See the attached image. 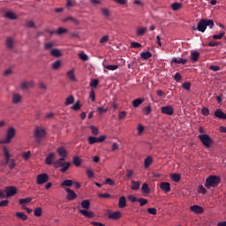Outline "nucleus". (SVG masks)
Returning <instances> with one entry per match:
<instances>
[{"mask_svg": "<svg viewBox=\"0 0 226 226\" xmlns=\"http://www.w3.org/2000/svg\"><path fill=\"white\" fill-rule=\"evenodd\" d=\"M80 215H83L86 218H94V214L91 211L80 209L79 210Z\"/></svg>", "mask_w": 226, "mask_h": 226, "instance_id": "obj_19", "label": "nucleus"}, {"mask_svg": "<svg viewBox=\"0 0 226 226\" xmlns=\"http://www.w3.org/2000/svg\"><path fill=\"white\" fill-rule=\"evenodd\" d=\"M79 57L81 59V61H87V59H89V57L84 52L79 53Z\"/></svg>", "mask_w": 226, "mask_h": 226, "instance_id": "obj_52", "label": "nucleus"}, {"mask_svg": "<svg viewBox=\"0 0 226 226\" xmlns=\"http://www.w3.org/2000/svg\"><path fill=\"white\" fill-rule=\"evenodd\" d=\"M4 18L9 19V20H17V14L11 11H7L4 13Z\"/></svg>", "mask_w": 226, "mask_h": 226, "instance_id": "obj_17", "label": "nucleus"}, {"mask_svg": "<svg viewBox=\"0 0 226 226\" xmlns=\"http://www.w3.org/2000/svg\"><path fill=\"white\" fill-rule=\"evenodd\" d=\"M56 153L59 156H61V158H66L68 156V151H66V148H64V147H59L56 149Z\"/></svg>", "mask_w": 226, "mask_h": 226, "instance_id": "obj_13", "label": "nucleus"}, {"mask_svg": "<svg viewBox=\"0 0 226 226\" xmlns=\"http://www.w3.org/2000/svg\"><path fill=\"white\" fill-rule=\"evenodd\" d=\"M144 165H145V169H149V167L153 165V157L151 155L147 156L144 160Z\"/></svg>", "mask_w": 226, "mask_h": 226, "instance_id": "obj_24", "label": "nucleus"}, {"mask_svg": "<svg viewBox=\"0 0 226 226\" xmlns=\"http://www.w3.org/2000/svg\"><path fill=\"white\" fill-rule=\"evenodd\" d=\"M171 63H175L176 64H186L188 60L186 58H172Z\"/></svg>", "mask_w": 226, "mask_h": 226, "instance_id": "obj_20", "label": "nucleus"}, {"mask_svg": "<svg viewBox=\"0 0 226 226\" xmlns=\"http://www.w3.org/2000/svg\"><path fill=\"white\" fill-rule=\"evenodd\" d=\"M49 175L47 173H41L37 175L36 177V185H45V183H49Z\"/></svg>", "mask_w": 226, "mask_h": 226, "instance_id": "obj_5", "label": "nucleus"}, {"mask_svg": "<svg viewBox=\"0 0 226 226\" xmlns=\"http://www.w3.org/2000/svg\"><path fill=\"white\" fill-rule=\"evenodd\" d=\"M89 206H91L89 200H85L81 202V207H83V209H89Z\"/></svg>", "mask_w": 226, "mask_h": 226, "instance_id": "obj_42", "label": "nucleus"}, {"mask_svg": "<svg viewBox=\"0 0 226 226\" xmlns=\"http://www.w3.org/2000/svg\"><path fill=\"white\" fill-rule=\"evenodd\" d=\"M147 211L149 215H156V209L154 207H149Z\"/></svg>", "mask_w": 226, "mask_h": 226, "instance_id": "obj_64", "label": "nucleus"}, {"mask_svg": "<svg viewBox=\"0 0 226 226\" xmlns=\"http://www.w3.org/2000/svg\"><path fill=\"white\" fill-rule=\"evenodd\" d=\"M31 200H33L32 198L20 199L19 200V204H20V206H24L26 204H29V202H31Z\"/></svg>", "mask_w": 226, "mask_h": 226, "instance_id": "obj_43", "label": "nucleus"}, {"mask_svg": "<svg viewBox=\"0 0 226 226\" xmlns=\"http://www.w3.org/2000/svg\"><path fill=\"white\" fill-rule=\"evenodd\" d=\"M45 135H47V132H45V129L43 128H40V127H36L34 130V137L36 139V142L38 144H40V142H41V139H43V137H45Z\"/></svg>", "mask_w": 226, "mask_h": 226, "instance_id": "obj_4", "label": "nucleus"}, {"mask_svg": "<svg viewBox=\"0 0 226 226\" xmlns=\"http://www.w3.org/2000/svg\"><path fill=\"white\" fill-rule=\"evenodd\" d=\"M106 139L107 137H105V135H101L98 138L94 136H89L87 140H88V144L93 145V144L103 142Z\"/></svg>", "mask_w": 226, "mask_h": 226, "instance_id": "obj_6", "label": "nucleus"}, {"mask_svg": "<svg viewBox=\"0 0 226 226\" xmlns=\"http://www.w3.org/2000/svg\"><path fill=\"white\" fill-rule=\"evenodd\" d=\"M200 142H202L205 147H211V144H213V139L208 134H200L198 136Z\"/></svg>", "mask_w": 226, "mask_h": 226, "instance_id": "obj_3", "label": "nucleus"}, {"mask_svg": "<svg viewBox=\"0 0 226 226\" xmlns=\"http://www.w3.org/2000/svg\"><path fill=\"white\" fill-rule=\"evenodd\" d=\"M118 207H120V209H123V207H126V197L122 196L119 198Z\"/></svg>", "mask_w": 226, "mask_h": 226, "instance_id": "obj_29", "label": "nucleus"}, {"mask_svg": "<svg viewBox=\"0 0 226 226\" xmlns=\"http://www.w3.org/2000/svg\"><path fill=\"white\" fill-rule=\"evenodd\" d=\"M201 114H202V116H207L209 114V109L202 108L201 109Z\"/></svg>", "mask_w": 226, "mask_h": 226, "instance_id": "obj_63", "label": "nucleus"}, {"mask_svg": "<svg viewBox=\"0 0 226 226\" xmlns=\"http://www.w3.org/2000/svg\"><path fill=\"white\" fill-rule=\"evenodd\" d=\"M222 183V178L216 175H211L206 179L205 188L211 190V188L218 187V185Z\"/></svg>", "mask_w": 226, "mask_h": 226, "instance_id": "obj_1", "label": "nucleus"}, {"mask_svg": "<svg viewBox=\"0 0 226 226\" xmlns=\"http://www.w3.org/2000/svg\"><path fill=\"white\" fill-rule=\"evenodd\" d=\"M182 87L185 89V91H190V87H192V83L185 82L182 85Z\"/></svg>", "mask_w": 226, "mask_h": 226, "instance_id": "obj_57", "label": "nucleus"}, {"mask_svg": "<svg viewBox=\"0 0 226 226\" xmlns=\"http://www.w3.org/2000/svg\"><path fill=\"white\" fill-rule=\"evenodd\" d=\"M5 47L8 50H12L13 49V39L11 37H8L5 41Z\"/></svg>", "mask_w": 226, "mask_h": 226, "instance_id": "obj_22", "label": "nucleus"}, {"mask_svg": "<svg viewBox=\"0 0 226 226\" xmlns=\"http://www.w3.org/2000/svg\"><path fill=\"white\" fill-rule=\"evenodd\" d=\"M60 186L64 188V186H73V180L66 179L60 184Z\"/></svg>", "mask_w": 226, "mask_h": 226, "instance_id": "obj_37", "label": "nucleus"}, {"mask_svg": "<svg viewBox=\"0 0 226 226\" xmlns=\"http://www.w3.org/2000/svg\"><path fill=\"white\" fill-rule=\"evenodd\" d=\"M98 84H100V81H98V79H92L90 82V87L96 88L98 87Z\"/></svg>", "mask_w": 226, "mask_h": 226, "instance_id": "obj_50", "label": "nucleus"}, {"mask_svg": "<svg viewBox=\"0 0 226 226\" xmlns=\"http://www.w3.org/2000/svg\"><path fill=\"white\" fill-rule=\"evenodd\" d=\"M89 98H91L92 102H94L96 100V94H94V90H91L89 93Z\"/></svg>", "mask_w": 226, "mask_h": 226, "instance_id": "obj_60", "label": "nucleus"}, {"mask_svg": "<svg viewBox=\"0 0 226 226\" xmlns=\"http://www.w3.org/2000/svg\"><path fill=\"white\" fill-rule=\"evenodd\" d=\"M160 188L162 192H165V193H169V192H170V184L168 182H162L160 184Z\"/></svg>", "mask_w": 226, "mask_h": 226, "instance_id": "obj_15", "label": "nucleus"}, {"mask_svg": "<svg viewBox=\"0 0 226 226\" xmlns=\"http://www.w3.org/2000/svg\"><path fill=\"white\" fill-rule=\"evenodd\" d=\"M108 218H109V220H119V218H121V212L117 211L109 213Z\"/></svg>", "mask_w": 226, "mask_h": 226, "instance_id": "obj_18", "label": "nucleus"}, {"mask_svg": "<svg viewBox=\"0 0 226 226\" xmlns=\"http://www.w3.org/2000/svg\"><path fill=\"white\" fill-rule=\"evenodd\" d=\"M41 207H36L34 210V216H38V217H40V216H41Z\"/></svg>", "mask_w": 226, "mask_h": 226, "instance_id": "obj_49", "label": "nucleus"}, {"mask_svg": "<svg viewBox=\"0 0 226 226\" xmlns=\"http://www.w3.org/2000/svg\"><path fill=\"white\" fill-rule=\"evenodd\" d=\"M199 57H200V53H199V51H191L190 60L192 61V63H197V61H199Z\"/></svg>", "mask_w": 226, "mask_h": 226, "instance_id": "obj_12", "label": "nucleus"}, {"mask_svg": "<svg viewBox=\"0 0 226 226\" xmlns=\"http://www.w3.org/2000/svg\"><path fill=\"white\" fill-rule=\"evenodd\" d=\"M171 8L172 10H174V11H177L178 10H181V8H183V4L179 3H174L171 4Z\"/></svg>", "mask_w": 226, "mask_h": 226, "instance_id": "obj_41", "label": "nucleus"}, {"mask_svg": "<svg viewBox=\"0 0 226 226\" xmlns=\"http://www.w3.org/2000/svg\"><path fill=\"white\" fill-rule=\"evenodd\" d=\"M223 36H225V32L222 31L218 34H214L213 35V40H222L223 38Z\"/></svg>", "mask_w": 226, "mask_h": 226, "instance_id": "obj_45", "label": "nucleus"}, {"mask_svg": "<svg viewBox=\"0 0 226 226\" xmlns=\"http://www.w3.org/2000/svg\"><path fill=\"white\" fill-rule=\"evenodd\" d=\"M64 157H60V159L56 160L54 163H53V167H55V169H59L60 167H63V164L64 163Z\"/></svg>", "mask_w": 226, "mask_h": 226, "instance_id": "obj_27", "label": "nucleus"}, {"mask_svg": "<svg viewBox=\"0 0 226 226\" xmlns=\"http://www.w3.org/2000/svg\"><path fill=\"white\" fill-rule=\"evenodd\" d=\"M82 106L80 105V102L78 101L72 107V110H80V108H81Z\"/></svg>", "mask_w": 226, "mask_h": 226, "instance_id": "obj_55", "label": "nucleus"}, {"mask_svg": "<svg viewBox=\"0 0 226 226\" xmlns=\"http://www.w3.org/2000/svg\"><path fill=\"white\" fill-rule=\"evenodd\" d=\"M66 76L72 82H75L77 79L75 78V71L73 69L67 72Z\"/></svg>", "mask_w": 226, "mask_h": 226, "instance_id": "obj_25", "label": "nucleus"}, {"mask_svg": "<svg viewBox=\"0 0 226 226\" xmlns=\"http://www.w3.org/2000/svg\"><path fill=\"white\" fill-rule=\"evenodd\" d=\"M190 209L195 215H202L204 213V208L199 205H193L190 207Z\"/></svg>", "mask_w": 226, "mask_h": 226, "instance_id": "obj_11", "label": "nucleus"}, {"mask_svg": "<svg viewBox=\"0 0 226 226\" xmlns=\"http://www.w3.org/2000/svg\"><path fill=\"white\" fill-rule=\"evenodd\" d=\"M90 129L92 130L93 135H98V133H100L98 128H96L94 125L90 126Z\"/></svg>", "mask_w": 226, "mask_h": 226, "instance_id": "obj_62", "label": "nucleus"}, {"mask_svg": "<svg viewBox=\"0 0 226 226\" xmlns=\"http://www.w3.org/2000/svg\"><path fill=\"white\" fill-rule=\"evenodd\" d=\"M140 183L139 181H132L131 190H139Z\"/></svg>", "mask_w": 226, "mask_h": 226, "instance_id": "obj_38", "label": "nucleus"}, {"mask_svg": "<svg viewBox=\"0 0 226 226\" xmlns=\"http://www.w3.org/2000/svg\"><path fill=\"white\" fill-rule=\"evenodd\" d=\"M50 56H52L53 57H61L63 54L61 53V50H59L58 49H53L50 50Z\"/></svg>", "mask_w": 226, "mask_h": 226, "instance_id": "obj_31", "label": "nucleus"}, {"mask_svg": "<svg viewBox=\"0 0 226 226\" xmlns=\"http://www.w3.org/2000/svg\"><path fill=\"white\" fill-rule=\"evenodd\" d=\"M70 165H72V163H70V162H64V164L62 165V169L60 170L62 172H66L70 169Z\"/></svg>", "mask_w": 226, "mask_h": 226, "instance_id": "obj_46", "label": "nucleus"}, {"mask_svg": "<svg viewBox=\"0 0 226 226\" xmlns=\"http://www.w3.org/2000/svg\"><path fill=\"white\" fill-rule=\"evenodd\" d=\"M73 102H75V97H73V95H70L66 100H65V105H72V103H73Z\"/></svg>", "mask_w": 226, "mask_h": 226, "instance_id": "obj_47", "label": "nucleus"}, {"mask_svg": "<svg viewBox=\"0 0 226 226\" xmlns=\"http://www.w3.org/2000/svg\"><path fill=\"white\" fill-rule=\"evenodd\" d=\"M52 47H54V42H46L44 44L45 50H50V49H52Z\"/></svg>", "mask_w": 226, "mask_h": 226, "instance_id": "obj_53", "label": "nucleus"}, {"mask_svg": "<svg viewBox=\"0 0 226 226\" xmlns=\"http://www.w3.org/2000/svg\"><path fill=\"white\" fill-rule=\"evenodd\" d=\"M16 133H17V131H15V128L9 127L7 130L5 139L1 140L0 144H10V142H11V139L15 137Z\"/></svg>", "mask_w": 226, "mask_h": 226, "instance_id": "obj_2", "label": "nucleus"}, {"mask_svg": "<svg viewBox=\"0 0 226 226\" xmlns=\"http://www.w3.org/2000/svg\"><path fill=\"white\" fill-rule=\"evenodd\" d=\"M139 56L141 57V59H144V61L153 57V54H151V52H149V51L141 52L139 54Z\"/></svg>", "mask_w": 226, "mask_h": 226, "instance_id": "obj_30", "label": "nucleus"}, {"mask_svg": "<svg viewBox=\"0 0 226 226\" xmlns=\"http://www.w3.org/2000/svg\"><path fill=\"white\" fill-rule=\"evenodd\" d=\"M72 163H73V165H75V167H80V165L82 163V160L79 156H74L72 158Z\"/></svg>", "mask_w": 226, "mask_h": 226, "instance_id": "obj_35", "label": "nucleus"}, {"mask_svg": "<svg viewBox=\"0 0 226 226\" xmlns=\"http://www.w3.org/2000/svg\"><path fill=\"white\" fill-rule=\"evenodd\" d=\"M104 185H109V186H114V185H116V183L111 178H107L105 180Z\"/></svg>", "mask_w": 226, "mask_h": 226, "instance_id": "obj_59", "label": "nucleus"}, {"mask_svg": "<svg viewBox=\"0 0 226 226\" xmlns=\"http://www.w3.org/2000/svg\"><path fill=\"white\" fill-rule=\"evenodd\" d=\"M65 192L67 193V200H75V199H77V193H75V191L70 188H65Z\"/></svg>", "mask_w": 226, "mask_h": 226, "instance_id": "obj_10", "label": "nucleus"}, {"mask_svg": "<svg viewBox=\"0 0 226 226\" xmlns=\"http://www.w3.org/2000/svg\"><path fill=\"white\" fill-rule=\"evenodd\" d=\"M20 102H22V95H20L18 93H14L12 94V103L14 105H17V104L20 103Z\"/></svg>", "mask_w": 226, "mask_h": 226, "instance_id": "obj_16", "label": "nucleus"}, {"mask_svg": "<svg viewBox=\"0 0 226 226\" xmlns=\"http://www.w3.org/2000/svg\"><path fill=\"white\" fill-rule=\"evenodd\" d=\"M171 181H174V183H179L181 181V175L177 173H174L170 175Z\"/></svg>", "mask_w": 226, "mask_h": 226, "instance_id": "obj_34", "label": "nucleus"}, {"mask_svg": "<svg viewBox=\"0 0 226 226\" xmlns=\"http://www.w3.org/2000/svg\"><path fill=\"white\" fill-rule=\"evenodd\" d=\"M138 202L139 203V206H146L147 204V200L144 198L138 199Z\"/></svg>", "mask_w": 226, "mask_h": 226, "instance_id": "obj_54", "label": "nucleus"}, {"mask_svg": "<svg viewBox=\"0 0 226 226\" xmlns=\"http://www.w3.org/2000/svg\"><path fill=\"white\" fill-rule=\"evenodd\" d=\"M6 197H13V195H17V187L15 186H8L5 188Z\"/></svg>", "mask_w": 226, "mask_h": 226, "instance_id": "obj_9", "label": "nucleus"}, {"mask_svg": "<svg viewBox=\"0 0 226 226\" xmlns=\"http://www.w3.org/2000/svg\"><path fill=\"white\" fill-rule=\"evenodd\" d=\"M62 62L61 60H56L51 64L52 70H59L61 68Z\"/></svg>", "mask_w": 226, "mask_h": 226, "instance_id": "obj_36", "label": "nucleus"}, {"mask_svg": "<svg viewBox=\"0 0 226 226\" xmlns=\"http://www.w3.org/2000/svg\"><path fill=\"white\" fill-rule=\"evenodd\" d=\"M140 47H142V44L137 41L131 42V49H140Z\"/></svg>", "mask_w": 226, "mask_h": 226, "instance_id": "obj_51", "label": "nucleus"}, {"mask_svg": "<svg viewBox=\"0 0 226 226\" xmlns=\"http://www.w3.org/2000/svg\"><path fill=\"white\" fill-rule=\"evenodd\" d=\"M146 31H147V28H146V27L138 28L137 36H144V34H146Z\"/></svg>", "mask_w": 226, "mask_h": 226, "instance_id": "obj_40", "label": "nucleus"}, {"mask_svg": "<svg viewBox=\"0 0 226 226\" xmlns=\"http://www.w3.org/2000/svg\"><path fill=\"white\" fill-rule=\"evenodd\" d=\"M101 12L103 15V17H105V19H107L108 20L110 19V11H109V9L102 8Z\"/></svg>", "mask_w": 226, "mask_h": 226, "instance_id": "obj_33", "label": "nucleus"}, {"mask_svg": "<svg viewBox=\"0 0 226 226\" xmlns=\"http://www.w3.org/2000/svg\"><path fill=\"white\" fill-rule=\"evenodd\" d=\"M128 113H126V111H120L118 113V119H124V117H126Z\"/></svg>", "mask_w": 226, "mask_h": 226, "instance_id": "obj_61", "label": "nucleus"}, {"mask_svg": "<svg viewBox=\"0 0 226 226\" xmlns=\"http://www.w3.org/2000/svg\"><path fill=\"white\" fill-rule=\"evenodd\" d=\"M193 31H200V33H204L207 26L206 25V19H202L199 21L197 27L192 26Z\"/></svg>", "mask_w": 226, "mask_h": 226, "instance_id": "obj_7", "label": "nucleus"}, {"mask_svg": "<svg viewBox=\"0 0 226 226\" xmlns=\"http://www.w3.org/2000/svg\"><path fill=\"white\" fill-rule=\"evenodd\" d=\"M145 99L144 98H138L132 101V107L134 109H137L139 105H142L144 103Z\"/></svg>", "mask_w": 226, "mask_h": 226, "instance_id": "obj_23", "label": "nucleus"}, {"mask_svg": "<svg viewBox=\"0 0 226 226\" xmlns=\"http://www.w3.org/2000/svg\"><path fill=\"white\" fill-rule=\"evenodd\" d=\"M141 190L143 192V193H150L151 191H149V185H147V183H144L142 185Z\"/></svg>", "mask_w": 226, "mask_h": 226, "instance_id": "obj_44", "label": "nucleus"}, {"mask_svg": "<svg viewBox=\"0 0 226 226\" xmlns=\"http://www.w3.org/2000/svg\"><path fill=\"white\" fill-rule=\"evenodd\" d=\"M183 79V76H181V73L179 72H176L175 76H174V79L177 81V82H180Z\"/></svg>", "mask_w": 226, "mask_h": 226, "instance_id": "obj_58", "label": "nucleus"}, {"mask_svg": "<svg viewBox=\"0 0 226 226\" xmlns=\"http://www.w3.org/2000/svg\"><path fill=\"white\" fill-rule=\"evenodd\" d=\"M161 112L162 114H166V116H172V114H174V108L170 105L162 106L161 108Z\"/></svg>", "mask_w": 226, "mask_h": 226, "instance_id": "obj_8", "label": "nucleus"}, {"mask_svg": "<svg viewBox=\"0 0 226 226\" xmlns=\"http://www.w3.org/2000/svg\"><path fill=\"white\" fill-rule=\"evenodd\" d=\"M153 109L151 108V106H147L145 108H143V112L145 116H149V113L152 112Z\"/></svg>", "mask_w": 226, "mask_h": 226, "instance_id": "obj_48", "label": "nucleus"}, {"mask_svg": "<svg viewBox=\"0 0 226 226\" xmlns=\"http://www.w3.org/2000/svg\"><path fill=\"white\" fill-rule=\"evenodd\" d=\"M214 116L215 117H217V119H224V120H226V114L223 111H222L221 109H215V111L214 113Z\"/></svg>", "mask_w": 226, "mask_h": 226, "instance_id": "obj_14", "label": "nucleus"}, {"mask_svg": "<svg viewBox=\"0 0 226 226\" xmlns=\"http://www.w3.org/2000/svg\"><path fill=\"white\" fill-rule=\"evenodd\" d=\"M55 156L56 154L54 153H50L45 159L46 165H52V162H54Z\"/></svg>", "mask_w": 226, "mask_h": 226, "instance_id": "obj_26", "label": "nucleus"}, {"mask_svg": "<svg viewBox=\"0 0 226 226\" xmlns=\"http://www.w3.org/2000/svg\"><path fill=\"white\" fill-rule=\"evenodd\" d=\"M3 151H4V156L5 158V165H8V163H10V151L6 147H3Z\"/></svg>", "mask_w": 226, "mask_h": 226, "instance_id": "obj_21", "label": "nucleus"}, {"mask_svg": "<svg viewBox=\"0 0 226 226\" xmlns=\"http://www.w3.org/2000/svg\"><path fill=\"white\" fill-rule=\"evenodd\" d=\"M15 216L19 220H22L23 222H26V220H27V215L24 212H16Z\"/></svg>", "mask_w": 226, "mask_h": 226, "instance_id": "obj_32", "label": "nucleus"}, {"mask_svg": "<svg viewBox=\"0 0 226 226\" xmlns=\"http://www.w3.org/2000/svg\"><path fill=\"white\" fill-rule=\"evenodd\" d=\"M103 68H105L106 70H109L110 72H116V70H117V68H119V65L117 64H102Z\"/></svg>", "mask_w": 226, "mask_h": 226, "instance_id": "obj_28", "label": "nucleus"}, {"mask_svg": "<svg viewBox=\"0 0 226 226\" xmlns=\"http://www.w3.org/2000/svg\"><path fill=\"white\" fill-rule=\"evenodd\" d=\"M64 33H68V29L63 28V27H58L56 31V34H64Z\"/></svg>", "mask_w": 226, "mask_h": 226, "instance_id": "obj_56", "label": "nucleus"}, {"mask_svg": "<svg viewBox=\"0 0 226 226\" xmlns=\"http://www.w3.org/2000/svg\"><path fill=\"white\" fill-rule=\"evenodd\" d=\"M205 24L207 27L208 26L210 29H213L215 27V21H213V19H205Z\"/></svg>", "mask_w": 226, "mask_h": 226, "instance_id": "obj_39", "label": "nucleus"}]
</instances>
